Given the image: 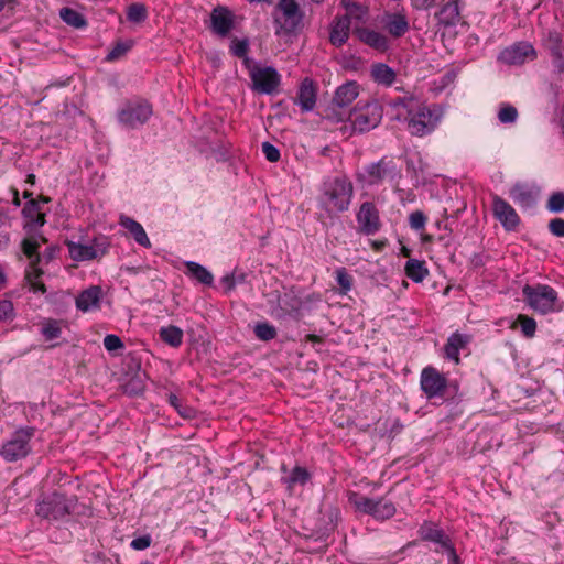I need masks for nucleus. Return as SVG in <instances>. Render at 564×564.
<instances>
[{
    "mask_svg": "<svg viewBox=\"0 0 564 564\" xmlns=\"http://www.w3.org/2000/svg\"><path fill=\"white\" fill-rule=\"evenodd\" d=\"M390 106L397 111V120H405L408 131L415 137L430 134L437 127L441 116L413 96L391 99Z\"/></svg>",
    "mask_w": 564,
    "mask_h": 564,
    "instance_id": "f257e3e1",
    "label": "nucleus"
},
{
    "mask_svg": "<svg viewBox=\"0 0 564 564\" xmlns=\"http://www.w3.org/2000/svg\"><path fill=\"white\" fill-rule=\"evenodd\" d=\"M354 197V185L346 176L325 180L318 195V206L328 216L338 215L349 209Z\"/></svg>",
    "mask_w": 564,
    "mask_h": 564,
    "instance_id": "f03ea898",
    "label": "nucleus"
},
{
    "mask_svg": "<svg viewBox=\"0 0 564 564\" xmlns=\"http://www.w3.org/2000/svg\"><path fill=\"white\" fill-rule=\"evenodd\" d=\"M522 294L527 304L542 315L561 311L557 292L546 284L524 285Z\"/></svg>",
    "mask_w": 564,
    "mask_h": 564,
    "instance_id": "7ed1b4c3",
    "label": "nucleus"
},
{
    "mask_svg": "<svg viewBox=\"0 0 564 564\" xmlns=\"http://www.w3.org/2000/svg\"><path fill=\"white\" fill-rule=\"evenodd\" d=\"M346 118L354 132L364 133L375 129L382 119V107L378 101H359Z\"/></svg>",
    "mask_w": 564,
    "mask_h": 564,
    "instance_id": "20e7f679",
    "label": "nucleus"
},
{
    "mask_svg": "<svg viewBox=\"0 0 564 564\" xmlns=\"http://www.w3.org/2000/svg\"><path fill=\"white\" fill-rule=\"evenodd\" d=\"M35 433L32 426L20 427L14 431L10 438L1 447L0 456L9 463L25 458L32 451L30 444Z\"/></svg>",
    "mask_w": 564,
    "mask_h": 564,
    "instance_id": "39448f33",
    "label": "nucleus"
},
{
    "mask_svg": "<svg viewBox=\"0 0 564 564\" xmlns=\"http://www.w3.org/2000/svg\"><path fill=\"white\" fill-rule=\"evenodd\" d=\"M248 64L249 77L251 79V88L258 94L273 95L278 91L281 84V75L271 66H261L258 64Z\"/></svg>",
    "mask_w": 564,
    "mask_h": 564,
    "instance_id": "423d86ee",
    "label": "nucleus"
},
{
    "mask_svg": "<svg viewBox=\"0 0 564 564\" xmlns=\"http://www.w3.org/2000/svg\"><path fill=\"white\" fill-rule=\"evenodd\" d=\"M358 95L359 86L356 82H348L339 86L328 108L327 117L335 121H344L348 113L344 109L348 107Z\"/></svg>",
    "mask_w": 564,
    "mask_h": 564,
    "instance_id": "0eeeda50",
    "label": "nucleus"
},
{
    "mask_svg": "<svg viewBox=\"0 0 564 564\" xmlns=\"http://www.w3.org/2000/svg\"><path fill=\"white\" fill-rule=\"evenodd\" d=\"M152 115V106L145 100L127 101L118 112V119L127 128L144 124Z\"/></svg>",
    "mask_w": 564,
    "mask_h": 564,
    "instance_id": "6e6552de",
    "label": "nucleus"
},
{
    "mask_svg": "<svg viewBox=\"0 0 564 564\" xmlns=\"http://www.w3.org/2000/svg\"><path fill=\"white\" fill-rule=\"evenodd\" d=\"M72 501L59 492H54L39 502L36 514L43 519L57 520L70 513Z\"/></svg>",
    "mask_w": 564,
    "mask_h": 564,
    "instance_id": "1a4fd4ad",
    "label": "nucleus"
},
{
    "mask_svg": "<svg viewBox=\"0 0 564 564\" xmlns=\"http://www.w3.org/2000/svg\"><path fill=\"white\" fill-rule=\"evenodd\" d=\"M278 9L281 11L282 18H275V24L278 25L275 33L291 34L296 32L303 19L297 2L295 0H280Z\"/></svg>",
    "mask_w": 564,
    "mask_h": 564,
    "instance_id": "9d476101",
    "label": "nucleus"
},
{
    "mask_svg": "<svg viewBox=\"0 0 564 564\" xmlns=\"http://www.w3.org/2000/svg\"><path fill=\"white\" fill-rule=\"evenodd\" d=\"M358 232L365 236H373L381 229L380 213L375 203L364 202L356 214Z\"/></svg>",
    "mask_w": 564,
    "mask_h": 564,
    "instance_id": "9b49d317",
    "label": "nucleus"
},
{
    "mask_svg": "<svg viewBox=\"0 0 564 564\" xmlns=\"http://www.w3.org/2000/svg\"><path fill=\"white\" fill-rule=\"evenodd\" d=\"M69 257L74 261H89L104 256L108 243L105 238H96L93 245H83L74 241H66Z\"/></svg>",
    "mask_w": 564,
    "mask_h": 564,
    "instance_id": "f8f14e48",
    "label": "nucleus"
},
{
    "mask_svg": "<svg viewBox=\"0 0 564 564\" xmlns=\"http://www.w3.org/2000/svg\"><path fill=\"white\" fill-rule=\"evenodd\" d=\"M536 58V51L529 42H517L501 51L499 61L507 65H522Z\"/></svg>",
    "mask_w": 564,
    "mask_h": 564,
    "instance_id": "ddd939ff",
    "label": "nucleus"
},
{
    "mask_svg": "<svg viewBox=\"0 0 564 564\" xmlns=\"http://www.w3.org/2000/svg\"><path fill=\"white\" fill-rule=\"evenodd\" d=\"M234 12L224 6H216L209 15V29L218 37H227L235 28Z\"/></svg>",
    "mask_w": 564,
    "mask_h": 564,
    "instance_id": "4468645a",
    "label": "nucleus"
},
{
    "mask_svg": "<svg viewBox=\"0 0 564 564\" xmlns=\"http://www.w3.org/2000/svg\"><path fill=\"white\" fill-rule=\"evenodd\" d=\"M421 389L429 399L443 395L446 390L447 380L438 370L426 367L421 372Z\"/></svg>",
    "mask_w": 564,
    "mask_h": 564,
    "instance_id": "2eb2a0df",
    "label": "nucleus"
},
{
    "mask_svg": "<svg viewBox=\"0 0 564 564\" xmlns=\"http://www.w3.org/2000/svg\"><path fill=\"white\" fill-rule=\"evenodd\" d=\"M492 212L494 216L501 223L506 230H514L518 227L520 217L514 208L503 198L499 196L494 197Z\"/></svg>",
    "mask_w": 564,
    "mask_h": 564,
    "instance_id": "dca6fc26",
    "label": "nucleus"
},
{
    "mask_svg": "<svg viewBox=\"0 0 564 564\" xmlns=\"http://www.w3.org/2000/svg\"><path fill=\"white\" fill-rule=\"evenodd\" d=\"M367 182L370 185L379 184L397 175L395 165L391 160L381 159L366 167Z\"/></svg>",
    "mask_w": 564,
    "mask_h": 564,
    "instance_id": "f3484780",
    "label": "nucleus"
},
{
    "mask_svg": "<svg viewBox=\"0 0 564 564\" xmlns=\"http://www.w3.org/2000/svg\"><path fill=\"white\" fill-rule=\"evenodd\" d=\"M317 87L310 78H304L299 87L295 104L301 107L302 112L312 111L316 105Z\"/></svg>",
    "mask_w": 564,
    "mask_h": 564,
    "instance_id": "a211bd4d",
    "label": "nucleus"
},
{
    "mask_svg": "<svg viewBox=\"0 0 564 564\" xmlns=\"http://www.w3.org/2000/svg\"><path fill=\"white\" fill-rule=\"evenodd\" d=\"M470 340V335L462 334L458 332L453 333L444 346V357L454 361L455 364H459V351L465 349Z\"/></svg>",
    "mask_w": 564,
    "mask_h": 564,
    "instance_id": "6ab92c4d",
    "label": "nucleus"
},
{
    "mask_svg": "<svg viewBox=\"0 0 564 564\" xmlns=\"http://www.w3.org/2000/svg\"><path fill=\"white\" fill-rule=\"evenodd\" d=\"M384 29L395 39L403 36L410 29L405 14L400 12L386 13Z\"/></svg>",
    "mask_w": 564,
    "mask_h": 564,
    "instance_id": "aec40b11",
    "label": "nucleus"
},
{
    "mask_svg": "<svg viewBox=\"0 0 564 564\" xmlns=\"http://www.w3.org/2000/svg\"><path fill=\"white\" fill-rule=\"evenodd\" d=\"M512 200L522 207H532L536 200V192L528 184L518 183L509 192Z\"/></svg>",
    "mask_w": 564,
    "mask_h": 564,
    "instance_id": "412c9836",
    "label": "nucleus"
},
{
    "mask_svg": "<svg viewBox=\"0 0 564 564\" xmlns=\"http://www.w3.org/2000/svg\"><path fill=\"white\" fill-rule=\"evenodd\" d=\"M355 33L361 42L378 51L383 52L389 46L387 37L375 30L359 28L355 30Z\"/></svg>",
    "mask_w": 564,
    "mask_h": 564,
    "instance_id": "4be33fe9",
    "label": "nucleus"
},
{
    "mask_svg": "<svg viewBox=\"0 0 564 564\" xmlns=\"http://www.w3.org/2000/svg\"><path fill=\"white\" fill-rule=\"evenodd\" d=\"M119 224L131 234L140 246L151 248V241L141 224L128 216H121Z\"/></svg>",
    "mask_w": 564,
    "mask_h": 564,
    "instance_id": "5701e85b",
    "label": "nucleus"
},
{
    "mask_svg": "<svg viewBox=\"0 0 564 564\" xmlns=\"http://www.w3.org/2000/svg\"><path fill=\"white\" fill-rule=\"evenodd\" d=\"M349 30H350V21L348 17H339L336 19V21L333 24L329 40L333 45L339 47L346 41L349 36Z\"/></svg>",
    "mask_w": 564,
    "mask_h": 564,
    "instance_id": "b1692460",
    "label": "nucleus"
},
{
    "mask_svg": "<svg viewBox=\"0 0 564 564\" xmlns=\"http://www.w3.org/2000/svg\"><path fill=\"white\" fill-rule=\"evenodd\" d=\"M101 290L99 286H90L83 291L76 299V307L82 312L97 307L100 300Z\"/></svg>",
    "mask_w": 564,
    "mask_h": 564,
    "instance_id": "393cba45",
    "label": "nucleus"
},
{
    "mask_svg": "<svg viewBox=\"0 0 564 564\" xmlns=\"http://www.w3.org/2000/svg\"><path fill=\"white\" fill-rule=\"evenodd\" d=\"M440 23L452 26L458 24L460 21V12L457 0H452L445 3L437 13Z\"/></svg>",
    "mask_w": 564,
    "mask_h": 564,
    "instance_id": "a878e982",
    "label": "nucleus"
},
{
    "mask_svg": "<svg viewBox=\"0 0 564 564\" xmlns=\"http://www.w3.org/2000/svg\"><path fill=\"white\" fill-rule=\"evenodd\" d=\"M40 262L41 257H36L35 260H32V263H30L29 269L25 272V280L33 292L45 293V284L39 281L43 274V271L39 268Z\"/></svg>",
    "mask_w": 564,
    "mask_h": 564,
    "instance_id": "bb28decb",
    "label": "nucleus"
},
{
    "mask_svg": "<svg viewBox=\"0 0 564 564\" xmlns=\"http://www.w3.org/2000/svg\"><path fill=\"white\" fill-rule=\"evenodd\" d=\"M419 533L423 540L438 543L442 547L447 545L449 542L448 536L445 535L443 530L438 529L437 525L432 522H424L421 525Z\"/></svg>",
    "mask_w": 564,
    "mask_h": 564,
    "instance_id": "cd10ccee",
    "label": "nucleus"
},
{
    "mask_svg": "<svg viewBox=\"0 0 564 564\" xmlns=\"http://www.w3.org/2000/svg\"><path fill=\"white\" fill-rule=\"evenodd\" d=\"M186 274L196 280L197 282L210 286L214 282V276L205 267L197 262L188 261L185 263Z\"/></svg>",
    "mask_w": 564,
    "mask_h": 564,
    "instance_id": "c85d7f7f",
    "label": "nucleus"
},
{
    "mask_svg": "<svg viewBox=\"0 0 564 564\" xmlns=\"http://www.w3.org/2000/svg\"><path fill=\"white\" fill-rule=\"evenodd\" d=\"M370 74L379 85L391 86L395 80V72L383 63L373 64Z\"/></svg>",
    "mask_w": 564,
    "mask_h": 564,
    "instance_id": "c756f323",
    "label": "nucleus"
},
{
    "mask_svg": "<svg viewBox=\"0 0 564 564\" xmlns=\"http://www.w3.org/2000/svg\"><path fill=\"white\" fill-rule=\"evenodd\" d=\"M159 335L163 343L174 348L180 347L183 343V330L174 325L161 327Z\"/></svg>",
    "mask_w": 564,
    "mask_h": 564,
    "instance_id": "7c9ffc66",
    "label": "nucleus"
},
{
    "mask_svg": "<svg viewBox=\"0 0 564 564\" xmlns=\"http://www.w3.org/2000/svg\"><path fill=\"white\" fill-rule=\"evenodd\" d=\"M405 273L409 279L419 283L422 282L429 274V271L423 261L410 259L405 264Z\"/></svg>",
    "mask_w": 564,
    "mask_h": 564,
    "instance_id": "2f4dec72",
    "label": "nucleus"
},
{
    "mask_svg": "<svg viewBox=\"0 0 564 564\" xmlns=\"http://www.w3.org/2000/svg\"><path fill=\"white\" fill-rule=\"evenodd\" d=\"M22 214L35 226L41 227L45 224V214L41 212L39 203L34 199L25 204Z\"/></svg>",
    "mask_w": 564,
    "mask_h": 564,
    "instance_id": "473e14b6",
    "label": "nucleus"
},
{
    "mask_svg": "<svg viewBox=\"0 0 564 564\" xmlns=\"http://www.w3.org/2000/svg\"><path fill=\"white\" fill-rule=\"evenodd\" d=\"M41 242H46V239L43 236H31L22 241V251L30 259V263L32 260H35L36 257H41L39 253V248Z\"/></svg>",
    "mask_w": 564,
    "mask_h": 564,
    "instance_id": "72a5a7b5",
    "label": "nucleus"
},
{
    "mask_svg": "<svg viewBox=\"0 0 564 564\" xmlns=\"http://www.w3.org/2000/svg\"><path fill=\"white\" fill-rule=\"evenodd\" d=\"M395 513V507L392 502L384 499L376 500V506L372 511V517L378 520L390 519Z\"/></svg>",
    "mask_w": 564,
    "mask_h": 564,
    "instance_id": "f704fd0d",
    "label": "nucleus"
},
{
    "mask_svg": "<svg viewBox=\"0 0 564 564\" xmlns=\"http://www.w3.org/2000/svg\"><path fill=\"white\" fill-rule=\"evenodd\" d=\"M349 501L356 507L357 510L370 516L372 514L373 508L376 506L375 499L361 496L356 492L350 495Z\"/></svg>",
    "mask_w": 564,
    "mask_h": 564,
    "instance_id": "c9c22d12",
    "label": "nucleus"
},
{
    "mask_svg": "<svg viewBox=\"0 0 564 564\" xmlns=\"http://www.w3.org/2000/svg\"><path fill=\"white\" fill-rule=\"evenodd\" d=\"M61 19L70 26L83 28L86 25L85 18L70 8H62L59 11Z\"/></svg>",
    "mask_w": 564,
    "mask_h": 564,
    "instance_id": "e433bc0d",
    "label": "nucleus"
},
{
    "mask_svg": "<svg viewBox=\"0 0 564 564\" xmlns=\"http://www.w3.org/2000/svg\"><path fill=\"white\" fill-rule=\"evenodd\" d=\"M341 4L346 10V14L344 17H348L349 21L351 19L362 20L367 13V9L357 2L350 0H341Z\"/></svg>",
    "mask_w": 564,
    "mask_h": 564,
    "instance_id": "4c0bfd02",
    "label": "nucleus"
},
{
    "mask_svg": "<svg viewBox=\"0 0 564 564\" xmlns=\"http://www.w3.org/2000/svg\"><path fill=\"white\" fill-rule=\"evenodd\" d=\"M41 333L46 340L56 339L62 334L61 323L56 319H46L42 324Z\"/></svg>",
    "mask_w": 564,
    "mask_h": 564,
    "instance_id": "58836bf2",
    "label": "nucleus"
},
{
    "mask_svg": "<svg viewBox=\"0 0 564 564\" xmlns=\"http://www.w3.org/2000/svg\"><path fill=\"white\" fill-rule=\"evenodd\" d=\"M498 119L501 123H514L518 119V110L510 104H501L498 111Z\"/></svg>",
    "mask_w": 564,
    "mask_h": 564,
    "instance_id": "ea45409f",
    "label": "nucleus"
},
{
    "mask_svg": "<svg viewBox=\"0 0 564 564\" xmlns=\"http://www.w3.org/2000/svg\"><path fill=\"white\" fill-rule=\"evenodd\" d=\"M132 47V41L118 42L107 54L106 61L115 62L122 58Z\"/></svg>",
    "mask_w": 564,
    "mask_h": 564,
    "instance_id": "a19ab883",
    "label": "nucleus"
},
{
    "mask_svg": "<svg viewBox=\"0 0 564 564\" xmlns=\"http://www.w3.org/2000/svg\"><path fill=\"white\" fill-rule=\"evenodd\" d=\"M336 281L340 286V293L347 294L352 288V276L345 268H338L335 271Z\"/></svg>",
    "mask_w": 564,
    "mask_h": 564,
    "instance_id": "79ce46f5",
    "label": "nucleus"
},
{
    "mask_svg": "<svg viewBox=\"0 0 564 564\" xmlns=\"http://www.w3.org/2000/svg\"><path fill=\"white\" fill-rule=\"evenodd\" d=\"M254 334L260 340L269 341L276 336V329L269 323H259L254 326Z\"/></svg>",
    "mask_w": 564,
    "mask_h": 564,
    "instance_id": "37998d69",
    "label": "nucleus"
},
{
    "mask_svg": "<svg viewBox=\"0 0 564 564\" xmlns=\"http://www.w3.org/2000/svg\"><path fill=\"white\" fill-rule=\"evenodd\" d=\"M129 21L140 23L147 19V8L141 3H132L127 11Z\"/></svg>",
    "mask_w": 564,
    "mask_h": 564,
    "instance_id": "c03bdc74",
    "label": "nucleus"
},
{
    "mask_svg": "<svg viewBox=\"0 0 564 564\" xmlns=\"http://www.w3.org/2000/svg\"><path fill=\"white\" fill-rule=\"evenodd\" d=\"M544 46L549 54L563 50L560 33L555 31L549 32L547 36L544 39Z\"/></svg>",
    "mask_w": 564,
    "mask_h": 564,
    "instance_id": "a18cd8bd",
    "label": "nucleus"
},
{
    "mask_svg": "<svg viewBox=\"0 0 564 564\" xmlns=\"http://www.w3.org/2000/svg\"><path fill=\"white\" fill-rule=\"evenodd\" d=\"M546 208L552 213L564 212V192L553 193L547 199Z\"/></svg>",
    "mask_w": 564,
    "mask_h": 564,
    "instance_id": "49530a36",
    "label": "nucleus"
},
{
    "mask_svg": "<svg viewBox=\"0 0 564 564\" xmlns=\"http://www.w3.org/2000/svg\"><path fill=\"white\" fill-rule=\"evenodd\" d=\"M518 323L521 326V330L525 337H533L536 330V323L532 317L520 314L518 316Z\"/></svg>",
    "mask_w": 564,
    "mask_h": 564,
    "instance_id": "de8ad7c7",
    "label": "nucleus"
},
{
    "mask_svg": "<svg viewBox=\"0 0 564 564\" xmlns=\"http://www.w3.org/2000/svg\"><path fill=\"white\" fill-rule=\"evenodd\" d=\"M308 478H310L308 471L303 467L296 466L291 471V475L289 477V484L290 485H295V484L304 485L308 480Z\"/></svg>",
    "mask_w": 564,
    "mask_h": 564,
    "instance_id": "09e8293b",
    "label": "nucleus"
},
{
    "mask_svg": "<svg viewBox=\"0 0 564 564\" xmlns=\"http://www.w3.org/2000/svg\"><path fill=\"white\" fill-rule=\"evenodd\" d=\"M248 46H249V43H248V40H238V39H234L231 41V45H230V52L241 58V57H245L247 55V52H248Z\"/></svg>",
    "mask_w": 564,
    "mask_h": 564,
    "instance_id": "8fccbe9b",
    "label": "nucleus"
},
{
    "mask_svg": "<svg viewBox=\"0 0 564 564\" xmlns=\"http://www.w3.org/2000/svg\"><path fill=\"white\" fill-rule=\"evenodd\" d=\"M410 227L414 230H421L425 227L426 216L421 210H415L409 216Z\"/></svg>",
    "mask_w": 564,
    "mask_h": 564,
    "instance_id": "3c124183",
    "label": "nucleus"
},
{
    "mask_svg": "<svg viewBox=\"0 0 564 564\" xmlns=\"http://www.w3.org/2000/svg\"><path fill=\"white\" fill-rule=\"evenodd\" d=\"M262 152L265 159L271 163L278 162L280 160L279 149L269 142L262 143Z\"/></svg>",
    "mask_w": 564,
    "mask_h": 564,
    "instance_id": "603ef678",
    "label": "nucleus"
},
{
    "mask_svg": "<svg viewBox=\"0 0 564 564\" xmlns=\"http://www.w3.org/2000/svg\"><path fill=\"white\" fill-rule=\"evenodd\" d=\"M104 346L108 351H115L122 348L123 343L117 335H107L104 338Z\"/></svg>",
    "mask_w": 564,
    "mask_h": 564,
    "instance_id": "864d4df0",
    "label": "nucleus"
},
{
    "mask_svg": "<svg viewBox=\"0 0 564 564\" xmlns=\"http://www.w3.org/2000/svg\"><path fill=\"white\" fill-rule=\"evenodd\" d=\"M152 543V538L151 535L149 534H145V535H142V536H139L137 539H133L130 543V546L133 549V550H137V551H142V550H145L148 549Z\"/></svg>",
    "mask_w": 564,
    "mask_h": 564,
    "instance_id": "5fc2aeb1",
    "label": "nucleus"
},
{
    "mask_svg": "<svg viewBox=\"0 0 564 564\" xmlns=\"http://www.w3.org/2000/svg\"><path fill=\"white\" fill-rule=\"evenodd\" d=\"M547 227L552 235H554L556 237H564V219L563 218L551 219Z\"/></svg>",
    "mask_w": 564,
    "mask_h": 564,
    "instance_id": "6e6d98bb",
    "label": "nucleus"
},
{
    "mask_svg": "<svg viewBox=\"0 0 564 564\" xmlns=\"http://www.w3.org/2000/svg\"><path fill=\"white\" fill-rule=\"evenodd\" d=\"M13 315V304L9 300L0 301V322L9 319Z\"/></svg>",
    "mask_w": 564,
    "mask_h": 564,
    "instance_id": "4d7b16f0",
    "label": "nucleus"
},
{
    "mask_svg": "<svg viewBox=\"0 0 564 564\" xmlns=\"http://www.w3.org/2000/svg\"><path fill=\"white\" fill-rule=\"evenodd\" d=\"M552 58V64L555 70L561 74L564 72V52L563 50L553 52L550 54Z\"/></svg>",
    "mask_w": 564,
    "mask_h": 564,
    "instance_id": "13d9d810",
    "label": "nucleus"
},
{
    "mask_svg": "<svg viewBox=\"0 0 564 564\" xmlns=\"http://www.w3.org/2000/svg\"><path fill=\"white\" fill-rule=\"evenodd\" d=\"M436 0H411L412 6L416 10H426L434 6Z\"/></svg>",
    "mask_w": 564,
    "mask_h": 564,
    "instance_id": "bf43d9fd",
    "label": "nucleus"
},
{
    "mask_svg": "<svg viewBox=\"0 0 564 564\" xmlns=\"http://www.w3.org/2000/svg\"><path fill=\"white\" fill-rule=\"evenodd\" d=\"M221 283L226 286L227 291H231L236 286V276L234 274L225 275L221 279Z\"/></svg>",
    "mask_w": 564,
    "mask_h": 564,
    "instance_id": "052dcab7",
    "label": "nucleus"
},
{
    "mask_svg": "<svg viewBox=\"0 0 564 564\" xmlns=\"http://www.w3.org/2000/svg\"><path fill=\"white\" fill-rule=\"evenodd\" d=\"M444 549L447 551L448 553V558L449 561L453 563V564H458L459 562V558H458V555L454 549V546L451 544V541L447 543V545L444 546Z\"/></svg>",
    "mask_w": 564,
    "mask_h": 564,
    "instance_id": "680f3d73",
    "label": "nucleus"
},
{
    "mask_svg": "<svg viewBox=\"0 0 564 564\" xmlns=\"http://www.w3.org/2000/svg\"><path fill=\"white\" fill-rule=\"evenodd\" d=\"M140 391H142V388L140 384H138L137 381L132 380L127 387H126V392L130 393V394H137L139 393Z\"/></svg>",
    "mask_w": 564,
    "mask_h": 564,
    "instance_id": "e2e57ef3",
    "label": "nucleus"
},
{
    "mask_svg": "<svg viewBox=\"0 0 564 564\" xmlns=\"http://www.w3.org/2000/svg\"><path fill=\"white\" fill-rule=\"evenodd\" d=\"M169 403L175 409L177 410L178 408H181L182 403H181V400L177 398V395L171 393L169 395Z\"/></svg>",
    "mask_w": 564,
    "mask_h": 564,
    "instance_id": "0e129e2a",
    "label": "nucleus"
},
{
    "mask_svg": "<svg viewBox=\"0 0 564 564\" xmlns=\"http://www.w3.org/2000/svg\"><path fill=\"white\" fill-rule=\"evenodd\" d=\"M56 251H57V249L55 247H50L44 252L43 257L45 258L46 261H50L55 257Z\"/></svg>",
    "mask_w": 564,
    "mask_h": 564,
    "instance_id": "69168bd1",
    "label": "nucleus"
},
{
    "mask_svg": "<svg viewBox=\"0 0 564 564\" xmlns=\"http://www.w3.org/2000/svg\"><path fill=\"white\" fill-rule=\"evenodd\" d=\"M387 245V241L386 240H375L371 242V246L372 248L376 250V251H381L384 249Z\"/></svg>",
    "mask_w": 564,
    "mask_h": 564,
    "instance_id": "338daca9",
    "label": "nucleus"
},
{
    "mask_svg": "<svg viewBox=\"0 0 564 564\" xmlns=\"http://www.w3.org/2000/svg\"><path fill=\"white\" fill-rule=\"evenodd\" d=\"M178 412L180 415H182L183 417H189L191 416V412L192 410L188 409V408H185L183 405H181V408H178L176 410Z\"/></svg>",
    "mask_w": 564,
    "mask_h": 564,
    "instance_id": "774afa93",
    "label": "nucleus"
}]
</instances>
